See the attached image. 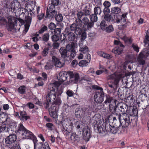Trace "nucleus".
I'll use <instances>...</instances> for the list:
<instances>
[{
	"label": "nucleus",
	"instance_id": "obj_1",
	"mask_svg": "<svg viewBox=\"0 0 149 149\" xmlns=\"http://www.w3.org/2000/svg\"><path fill=\"white\" fill-rule=\"evenodd\" d=\"M60 85V84L57 82H55L54 83L49 85L48 89L50 92H49L47 94L46 102L44 103V106L46 109L49 107L50 103L55 100L56 96L57 97L60 96L63 92L61 88H58Z\"/></svg>",
	"mask_w": 149,
	"mask_h": 149
},
{
	"label": "nucleus",
	"instance_id": "obj_2",
	"mask_svg": "<svg viewBox=\"0 0 149 149\" xmlns=\"http://www.w3.org/2000/svg\"><path fill=\"white\" fill-rule=\"evenodd\" d=\"M21 8L20 3L17 0H14L11 4L8 1L2 3L0 4L1 13L2 15L6 12L8 13L10 11L16 13Z\"/></svg>",
	"mask_w": 149,
	"mask_h": 149
},
{
	"label": "nucleus",
	"instance_id": "obj_3",
	"mask_svg": "<svg viewBox=\"0 0 149 149\" xmlns=\"http://www.w3.org/2000/svg\"><path fill=\"white\" fill-rule=\"evenodd\" d=\"M121 75L116 73L109 75L107 77L108 81L107 85L111 89L108 93H115L119 86L120 81L121 78Z\"/></svg>",
	"mask_w": 149,
	"mask_h": 149
},
{
	"label": "nucleus",
	"instance_id": "obj_4",
	"mask_svg": "<svg viewBox=\"0 0 149 149\" xmlns=\"http://www.w3.org/2000/svg\"><path fill=\"white\" fill-rule=\"evenodd\" d=\"M68 75L70 76V83H77L79 81V74L76 72L73 73L72 72H62L59 74L57 78L59 82L57 81L60 85L65 81L68 77Z\"/></svg>",
	"mask_w": 149,
	"mask_h": 149
},
{
	"label": "nucleus",
	"instance_id": "obj_5",
	"mask_svg": "<svg viewBox=\"0 0 149 149\" xmlns=\"http://www.w3.org/2000/svg\"><path fill=\"white\" fill-rule=\"evenodd\" d=\"M17 139L15 134H10L5 139V143L10 149H20L19 143L16 141Z\"/></svg>",
	"mask_w": 149,
	"mask_h": 149
},
{
	"label": "nucleus",
	"instance_id": "obj_6",
	"mask_svg": "<svg viewBox=\"0 0 149 149\" xmlns=\"http://www.w3.org/2000/svg\"><path fill=\"white\" fill-rule=\"evenodd\" d=\"M121 121L122 123L123 127H126L129 125L132 126H135L136 125L137 118L136 116H123Z\"/></svg>",
	"mask_w": 149,
	"mask_h": 149
},
{
	"label": "nucleus",
	"instance_id": "obj_7",
	"mask_svg": "<svg viewBox=\"0 0 149 149\" xmlns=\"http://www.w3.org/2000/svg\"><path fill=\"white\" fill-rule=\"evenodd\" d=\"M8 30L12 31L15 29L16 30H19L20 27L19 24H17V19L14 17H8Z\"/></svg>",
	"mask_w": 149,
	"mask_h": 149
},
{
	"label": "nucleus",
	"instance_id": "obj_8",
	"mask_svg": "<svg viewBox=\"0 0 149 149\" xmlns=\"http://www.w3.org/2000/svg\"><path fill=\"white\" fill-rule=\"evenodd\" d=\"M149 55L147 50H146L140 52L137 57L136 60L137 63L139 65H143L145 63V58Z\"/></svg>",
	"mask_w": 149,
	"mask_h": 149
},
{
	"label": "nucleus",
	"instance_id": "obj_9",
	"mask_svg": "<svg viewBox=\"0 0 149 149\" xmlns=\"http://www.w3.org/2000/svg\"><path fill=\"white\" fill-rule=\"evenodd\" d=\"M100 118V114L97 113L95 114L92 119V123L94 125V129L97 130L98 131V128H100V125H102L101 123L103 122L101 120Z\"/></svg>",
	"mask_w": 149,
	"mask_h": 149
},
{
	"label": "nucleus",
	"instance_id": "obj_10",
	"mask_svg": "<svg viewBox=\"0 0 149 149\" xmlns=\"http://www.w3.org/2000/svg\"><path fill=\"white\" fill-rule=\"evenodd\" d=\"M22 136L24 139L32 140L34 144V148H35V144L37 141L36 137L31 132L26 129L24 132L22 133Z\"/></svg>",
	"mask_w": 149,
	"mask_h": 149
},
{
	"label": "nucleus",
	"instance_id": "obj_11",
	"mask_svg": "<svg viewBox=\"0 0 149 149\" xmlns=\"http://www.w3.org/2000/svg\"><path fill=\"white\" fill-rule=\"evenodd\" d=\"M104 93L103 91L102 88H100V92H97L94 96V101L98 103H101L104 100Z\"/></svg>",
	"mask_w": 149,
	"mask_h": 149
},
{
	"label": "nucleus",
	"instance_id": "obj_12",
	"mask_svg": "<svg viewBox=\"0 0 149 149\" xmlns=\"http://www.w3.org/2000/svg\"><path fill=\"white\" fill-rule=\"evenodd\" d=\"M127 14V13H124L121 15L119 16H116V15L115 22L117 23H120L121 24V25L123 28L125 27L126 26V18Z\"/></svg>",
	"mask_w": 149,
	"mask_h": 149
},
{
	"label": "nucleus",
	"instance_id": "obj_13",
	"mask_svg": "<svg viewBox=\"0 0 149 149\" xmlns=\"http://www.w3.org/2000/svg\"><path fill=\"white\" fill-rule=\"evenodd\" d=\"M112 126L109 123H106L103 122L102 125H100V127L98 128V132L100 133L110 132Z\"/></svg>",
	"mask_w": 149,
	"mask_h": 149
},
{
	"label": "nucleus",
	"instance_id": "obj_14",
	"mask_svg": "<svg viewBox=\"0 0 149 149\" xmlns=\"http://www.w3.org/2000/svg\"><path fill=\"white\" fill-rule=\"evenodd\" d=\"M81 21L82 24H83L82 27L85 31L91 29L94 25V23L90 22L88 19L86 17L83 18Z\"/></svg>",
	"mask_w": 149,
	"mask_h": 149
},
{
	"label": "nucleus",
	"instance_id": "obj_15",
	"mask_svg": "<svg viewBox=\"0 0 149 149\" xmlns=\"http://www.w3.org/2000/svg\"><path fill=\"white\" fill-rule=\"evenodd\" d=\"M119 110L122 113L119 114V118L121 120L122 119V118L123 117V116H128L129 115L127 114L126 113L127 111L128 107L127 105L124 103H119Z\"/></svg>",
	"mask_w": 149,
	"mask_h": 149
},
{
	"label": "nucleus",
	"instance_id": "obj_16",
	"mask_svg": "<svg viewBox=\"0 0 149 149\" xmlns=\"http://www.w3.org/2000/svg\"><path fill=\"white\" fill-rule=\"evenodd\" d=\"M83 135L84 139L86 141H89L90 137V130L88 126H86L83 128Z\"/></svg>",
	"mask_w": 149,
	"mask_h": 149
},
{
	"label": "nucleus",
	"instance_id": "obj_17",
	"mask_svg": "<svg viewBox=\"0 0 149 149\" xmlns=\"http://www.w3.org/2000/svg\"><path fill=\"white\" fill-rule=\"evenodd\" d=\"M52 61L53 64L57 67L61 68L64 65V63L61 62L60 59L54 56H53L52 57Z\"/></svg>",
	"mask_w": 149,
	"mask_h": 149
},
{
	"label": "nucleus",
	"instance_id": "obj_18",
	"mask_svg": "<svg viewBox=\"0 0 149 149\" xmlns=\"http://www.w3.org/2000/svg\"><path fill=\"white\" fill-rule=\"evenodd\" d=\"M115 115L117 116V118L119 120H118L116 119V117H113V125L115 126L116 127H118L120 126V125H122L123 127V124L122 121L119 118V114L118 113H116Z\"/></svg>",
	"mask_w": 149,
	"mask_h": 149
},
{
	"label": "nucleus",
	"instance_id": "obj_19",
	"mask_svg": "<svg viewBox=\"0 0 149 149\" xmlns=\"http://www.w3.org/2000/svg\"><path fill=\"white\" fill-rule=\"evenodd\" d=\"M70 29L71 31H74L77 35H80L81 33V28L77 27L75 23H73L70 25Z\"/></svg>",
	"mask_w": 149,
	"mask_h": 149
},
{
	"label": "nucleus",
	"instance_id": "obj_20",
	"mask_svg": "<svg viewBox=\"0 0 149 149\" xmlns=\"http://www.w3.org/2000/svg\"><path fill=\"white\" fill-rule=\"evenodd\" d=\"M49 110L50 116L53 118H56L57 117L56 107L54 106H52Z\"/></svg>",
	"mask_w": 149,
	"mask_h": 149
},
{
	"label": "nucleus",
	"instance_id": "obj_21",
	"mask_svg": "<svg viewBox=\"0 0 149 149\" xmlns=\"http://www.w3.org/2000/svg\"><path fill=\"white\" fill-rule=\"evenodd\" d=\"M19 118L21 121L24 122V120H26L30 118V117L27 115L26 112L25 111H20Z\"/></svg>",
	"mask_w": 149,
	"mask_h": 149
},
{
	"label": "nucleus",
	"instance_id": "obj_22",
	"mask_svg": "<svg viewBox=\"0 0 149 149\" xmlns=\"http://www.w3.org/2000/svg\"><path fill=\"white\" fill-rule=\"evenodd\" d=\"M92 110V107L90 106H86L82 107V111H83L84 116L90 115Z\"/></svg>",
	"mask_w": 149,
	"mask_h": 149
},
{
	"label": "nucleus",
	"instance_id": "obj_23",
	"mask_svg": "<svg viewBox=\"0 0 149 149\" xmlns=\"http://www.w3.org/2000/svg\"><path fill=\"white\" fill-rule=\"evenodd\" d=\"M0 123V131L1 132H9L11 129L8 125H6L3 123Z\"/></svg>",
	"mask_w": 149,
	"mask_h": 149
},
{
	"label": "nucleus",
	"instance_id": "obj_24",
	"mask_svg": "<svg viewBox=\"0 0 149 149\" xmlns=\"http://www.w3.org/2000/svg\"><path fill=\"white\" fill-rule=\"evenodd\" d=\"M116 100L114 99L111 97L109 95H107L106 96V100L104 102V103L106 104L107 103L114 104L116 103Z\"/></svg>",
	"mask_w": 149,
	"mask_h": 149
},
{
	"label": "nucleus",
	"instance_id": "obj_25",
	"mask_svg": "<svg viewBox=\"0 0 149 149\" xmlns=\"http://www.w3.org/2000/svg\"><path fill=\"white\" fill-rule=\"evenodd\" d=\"M57 15L56 11H50L46 12V14L45 18H48L49 19H52L55 17Z\"/></svg>",
	"mask_w": 149,
	"mask_h": 149
},
{
	"label": "nucleus",
	"instance_id": "obj_26",
	"mask_svg": "<svg viewBox=\"0 0 149 149\" xmlns=\"http://www.w3.org/2000/svg\"><path fill=\"white\" fill-rule=\"evenodd\" d=\"M97 53L99 56L107 59L111 58L112 57V56L109 54L102 51H98L97 52Z\"/></svg>",
	"mask_w": 149,
	"mask_h": 149
},
{
	"label": "nucleus",
	"instance_id": "obj_27",
	"mask_svg": "<svg viewBox=\"0 0 149 149\" xmlns=\"http://www.w3.org/2000/svg\"><path fill=\"white\" fill-rule=\"evenodd\" d=\"M77 42L76 40H74V43L72 44H69L66 46L65 48L68 51L70 52L74 49V48L77 45Z\"/></svg>",
	"mask_w": 149,
	"mask_h": 149
},
{
	"label": "nucleus",
	"instance_id": "obj_28",
	"mask_svg": "<svg viewBox=\"0 0 149 149\" xmlns=\"http://www.w3.org/2000/svg\"><path fill=\"white\" fill-rule=\"evenodd\" d=\"M116 15L113 14H107L104 15V19L108 22H109L111 20L115 22Z\"/></svg>",
	"mask_w": 149,
	"mask_h": 149
},
{
	"label": "nucleus",
	"instance_id": "obj_29",
	"mask_svg": "<svg viewBox=\"0 0 149 149\" xmlns=\"http://www.w3.org/2000/svg\"><path fill=\"white\" fill-rule=\"evenodd\" d=\"M59 51L62 57L65 58L68 56L67 52L65 48L61 47L59 49Z\"/></svg>",
	"mask_w": 149,
	"mask_h": 149
},
{
	"label": "nucleus",
	"instance_id": "obj_30",
	"mask_svg": "<svg viewBox=\"0 0 149 149\" xmlns=\"http://www.w3.org/2000/svg\"><path fill=\"white\" fill-rule=\"evenodd\" d=\"M111 14H114V15L119 16V14L121 12V9L120 8L118 7H113L111 9Z\"/></svg>",
	"mask_w": 149,
	"mask_h": 149
},
{
	"label": "nucleus",
	"instance_id": "obj_31",
	"mask_svg": "<svg viewBox=\"0 0 149 149\" xmlns=\"http://www.w3.org/2000/svg\"><path fill=\"white\" fill-rule=\"evenodd\" d=\"M65 32L67 33L68 40L69 41H73L75 38V35L74 33L71 31H67V29H65Z\"/></svg>",
	"mask_w": 149,
	"mask_h": 149
},
{
	"label": "nucleus",
	"instance_id": "obj_32",
	"mask_svg": "<svg viewBox=\"0 0 149 149\" xmlns=\"http://www.w3.org/2000/svg\"><path fill=\"white\" fill-rule=\"evenodd\" d=\"M7 115L6 113L1 112H0V122L3 123L6 121Z\"/></svg>",
	"mask_w": 149,
	"mask_h": 149
},
{
	"label": "nucleus",
	"instance_id": "obj_33",
	"mask_svg": "<svg viewBox=\"0 0 149 149\" xmlns=\"http://www.w3.org/2000/svg\"><path fill=\"white\" fill-rule=\"evenodd\" d=\"M109 111L111 113L114 114L116 112V103L113 104H109Z\"/></svg>",
	"mask_w": 149,
	"mask_h": 149
},
{
	"label": "nucleus",
	"instance_id": "obj_34",
	"mask_svg": "<svg viewBox=\"0 0 149 149\" xmlns=\"http://www.w3.org/2000/svg\"><path fill=\"white\" fill-rule=\"evenodd\" d=\"M123 47H116L112 49V52L116 54H120L123 50Z\"/></svg>",
	"mask_w": 149,
	"mask_h": 149
},
{
	"label": "nucleus",
	"instance_id": "obj_35",
	"mask_svg": "<svg viewBox=\"0 0 149 149\" xmlns=\"http://www.w3.org/2000/svg\"><path fill=\"white\" fill-rule=\"evenodd\" d=\"M26 129L23 125L22 124L20 123L19 124L17 128V130H15V132L19 133H22L24 132Z\"/></svg>",
	"mask_w": 149,
	"mask_h": 149
},
{
	"label": "nucleus",
	"instance_id": "obj_36",
	"mask_svg": "<svg viewBox=\"0 0 149 149\" xmlns=\"http://www.w3.org/2000/svg\"><path fill=\"white\" fill-rule=\"evenodd\" d=\"M83 111H82V108L81 109L79 108H76L75 112L76 116H79V117H82L84 116Z\"/></svg>",
	"mask_w": 149,
	"mask_h": 149
},
{
	"label": "nucleus",
	"instance_id": "obj_37",
	"mask_svg": "<svg viewBox=\"0 0 149 149\" xmlns=\"http://www.w3.org/2000/svg\"><path fill=\"white\" fill-rule=\"evenodd\" d=\"M70 139L72 142H74L76 141H79V138L78 135L73 133L71 134L70 136Z\"/></svg>",
	"mask_w": 149,
	"mask_h": 149
},
{
	"label": "nucleus",
	"instance_id": "obj_38",
	"mask_svg": "<svg viewBox=\"0 0 149 149\" xmlns=\"http://www.w3.org/2000/svg\"><path fill=\"white\" fill-rule=\"evenodd\" d=\"M32 20V17L29 15L28 14V16L25 17V22L26 23L25 25H26L28 27H29L31 23Z\"/></svg>",
	"mask_w": 149,
	"mask_h": 149
},
{
	"label": "nucleus",
	"instance_id": "obj_39",
	"mask_svg": "<svg viewBox=\"0 0 149 149\" xmlns=\"http://www.w3.org/2000/svg\"><path fill=\"white\" fill-rule=\"evenodd\" d=\"M90 19L91 21V22H96L97 20V17L96 15L93 14L91 15L90 16Z\"/></svg>",
	"mask_w": 149,
	"mask_h": 149
},
{
	"label": "nucleus",
	"instance_id": "obj_40",
	"mask_svg": "<svg viewBox=\"0 0 149 149\" xmlns=\"http://www.w3.org/2000/svg\"><path fill=\"white\" fill-rule=\"evenodd\" d=\"M49 5H54V6H57L61 3L59 0H49Z\"/></svg>",
	"mask_w": 149,
	"mask_h": 149
},
{
	"label": "nucleus",
	"instance_id": "obj_41",
	"mask_svg": "<svg viewBox=\"0 0 149 149\" xmlns=\"http://www.w3.org/2000/svg\"><path fill=\"white\" fill-rule=\"evenodd\" d=\"M79 51L85 54L89 52V49L87 46H84L80 48Z\"/></svg>",
	"mask_w": 149,
	"mask_h": 149
},
{
	"label": "nucleus",
	"instance_id": "obj_42",
	"mask_svg": "<svg viewBox=\"0 0 149 149\" xmlns=\"http://www.w3.org/2000/svg\"><path fill=\"white\" fill-rule=\"evenodd\" d=\"M49 38V33H45L42 36V40L43 41L45 42H47Z\"/></svg>",
	"mask_w": 149,
	"mask_h": 149
},
{
	"label": "nucleus",
	"instance_id": "obj_43",
	"mask_svg": "<svg viewBox=\"0 0 149 149\" xmlns=\"http://www.w3.org/2000/svg\"><path fill=\"white\" fill-rule=\"evenodd\" d=\"M48 30V28L47 26L43 25L42 26L40 29L38 31L39 34H41L43 33L45 31H47Z\"/></svg>",
	"mask_w": 149,
	"mask_h": 149
},
{
	"label": "nucleus",
	"instance_id": "obj_44",
	"mask_svg": "<svg viewBox=\"0 0 149 149\" xmlns=\"http://www.w3.org/2000/svg\"><path fill=\"white\" fill-rule=\"evenodd\" d=\"M94 14L96 15H100L102 12L101 9L99 7H95L94 9Z\"/></svg>",
	"mask_w": 149,
	"mask_h": 149
},
{
	"label": "nucleus",
	"instance_id": "obj_45",
	"mask_svg": "<svg viewBox=\"0 0 149 149\" xmlns=\"http://www.w3.org/2000/svg\"><path fill=\"white\" fill-rule=\"evenodd\" d=\"M89 62L87 61L86 60H82L79 63V65L80 67H84L87 65Z\"/></svg>",
	"mask_w": 149,
	"mask_h": 149
},
{
	"label": "nucleus",
	"instance_id": "obj_46",
	"mask_svg": "<svg viewBox=\"0 0 149 149\" xmlns=\"http://www.w3.org/2000/svg\"><path fill=\"white\" fill-rule=\"evenodd\" d=\"M26 11V10L24 8H22L21 7V8L18 10L17 12L18 15H24L25 14V13Z\"/></svg>",
	"mask_w": 149,
	"mask_h": 149
},
{
	"label": "nucleus",
	"instance_id": "obj_47",
	"mask_svg": "<svg viewBox=\"0 0 149 149\" xmlns=\"http://www.w3.org/2000/svg\"><path fill=\"white\" fill-rule=\"evenodd\" d=\"M49 49L48 47H45L42 52V55L44 57L46 56L48 54Z\"/></svg>",
	"mask_w": 149,
	"mask_h": 149
},
{
	"label": "nucleus",
	"instance_id": "obj_48",
	"mask_svg": "<svg viewBox=\"0 0 149 149\" xmlns=\"http://www.w3.org/2000/svg\"><path fill=\"white\" fill-rule=\"evenodd\" d=\"M56 98V99L55 100L52 106H54V105L59 106L61 104V101L60 97H58Z\"/></svg>",
	"mask_w": 149,
	"mask_h": 149
},
{
	"label": "nucleus",
	"instance_id": "obj_49",
	"mask_svg": "<svg viewBox=\"0 0 149 149\" xmlns=\"http://www.w3.org/2000/svg\"><path fill=\"white\" fill-rule=\"evenodd\" d=\"M130 109L132 111L130 113V115L129 116H136L138 114L137 110L136 108L134 109L133 107H131Z\"/></svg>",
	"mask_w": 149,
	"mask_h": 149
},
{
	"label": "nucleus",
	"instance_id": "obj_50",
	"mask_svg": "<svg viewBox=\"0 0 149 149\" xmlns=\"http://www.w3.org/2000/svg\"><path fill=\"white\" fill-rule=\"evenodd\" d=\"M110 132L113 134H116L118 131L119 127H116L115 126L112 125L111 127Z\"/></svg>",
	"mask_w": 149,
	"mask_h": 149
},
{
	"label": "nucleus",
	"instance_id": "obj_51",
	"mask_svg": "<svg viewBox=\"0 0 149 149\" xmlns=\"http://www.w3.org/2000/svg\"><path fill=\"white\" fill-rule=\"evenodd\" d=\"M107 24L104 20H102L101 21L100 24V26L101 29L102 30H104L106 28Z\"/></svg>",
	"mask_w": 149,
	"mask_h": 149
},
{
	"label": "nucleus",
	"instance_id": "obj_52",
	"mask_svg": "<svg viewBox=\"0 0 149 149\" xmlns=\"http://www.w3.org/2000/svg\"><path fill=\"white\" fill-rule=\"evenodd\" d=\"M106 32L109 33L112 32L113 30V28L112 25H110L106 27L105 29Z\"/></svg>",
	"mask_w": 149,
	"mask_h": 149
},
{
	"label": "nucleus",
	"instance_id": "obj_53",
	"mask_svg": "<svg viewBox=\"0 0 149 149\" xmlns=\"http://www.w3.org/2000/svg\"><path fill=\"white\" fill-rule=\"evenodd\" d=\"M25 87L24 86H20L18 88V92L22 94H24L25 93Z\"/></svg>",
	"mask_w": 149,
	"mask_h": 149
},
{
	"label": "nucleus",
	"instance_id": "obj_54",
	"mask_svg": "<svg viewBox=\"0 0 149 149\" xmlns=\"http://www.w3.org/2000/svg\"><path fill=\"white\" fill-rule=\"evenodd\" d=\"M49 29L51 30H54L56 27V25L54 23L51 22L48 24Z\"/></svg>",
	"mask_w": 149,
	"mask_h": 149
},
{
	"label": "nucleus",
	"instance_id": "obj_55",
	"mask_svg": "<svg viewBox=\"0 0 149 149\" xmlns=\"http://www.w3.org/2000/svg\"><path fill=\"white\" fill-rule=\"evenodd\" d=\"M53 67V64L50 62H47L45 67V69L46 70L51 69Z\"/></svg>",
	"mask_w": 149,
	"mask_h": 149
},
{
	"label": "nucleus",
	"instance_id": "obj_56",
	"mask_svg": "<svg viewBox=\"0 0 149 149\" xmlns=\"http://www.w3.org/2000/svg\"><path fill=\"white\" fill-rule=\"evenodd\" d=\"M75 24L77 27H81L83 26L81 20V19H76L75 20Z\"/></svg>",
	"mask_w": 149,
	"mask_h": 149
},
{
	"label": "nucleus",
	"instance_id": "obj_57",
	"mask_svg": "<svg viewBox=\"0 0 149 149\" xmlns=\"http://www.w3.org/2000/svg\"><path fill=\"white\" fill-rule=\"evenodd\" d=\"M55 17L56 20L58 22H61L63 19L62 15L61 14L57 15Z\"/></svg>",
	"mask_w": 149,
	"mask_h": 149
},
{
	"label": "nucleus",
	"instance_id": "obj_58",
	"mask_svg": "<svg viewBox=\"0 0 149 149\" xmlns=\"http://www.w3.org/2000/svg\"><path fill=\"white\" fill-rule=\"evenodd\" d=\"M51 39L53 42H57L59 40V37L56 34L52 35L51 36Z\"/></svg>",
	"mask_w": 149,
	"mask_h": 149
},
{
	"label": "nucleus",
	"instance_id": "obj_59",
	"mask_svg": "<svg viewBox=\"0 0 149 149\" xmlns=\"http://www.w3.org/2000/svg\"><path fill=\"white\" fill-rule=\"evenodd\" d=\"M55 6L54 5H50L49 6H48L47 8V11H56Z\"/></svg>",
	"mask_w": 149,
	"mask_h": 149
},
{
	"label": "nucleus",
	"instance_id": "obj_60",
	"mask_svg": "<svg viewBox=\"0 0 149 149\" xmlns=\"http://www.w3.org/2000/svg\"><path fill=\"white\" fill-rule=\"evenodd\" d=\"M87 7L86 6L84 9L83 10V12L84 15L85 16L89 15H90V10L87 9Z\"/></svg>",
	"mask_w": 149,
	"mask_h": 149
},
{
	"label": "nucleus",
	"instance_id": "obj_61",
	"mask_svg": "<svg viewBox=\"0 0 149 149\" xmlns=\"http://www.w3.org/2000/svg\"><path fill=\"white\" fill-rule=\"evenodd\" d=\"M75 14V11L73 10H70L68 11V15L71 17H74Z\"/></svg>",
	"mask_w": 149,
	"mask_h": 149
},
{
	"label": "nucleus",
	"instance_id": "obj_62",
	"mask_svg": "<svg viewBox=\"0 0 149 149\" xmlns=\"http://www.w3.org/2000/svg\"><path fill=\"white\" fill-rule=\"evenodd\" d=\"M66 93L67 95L69 97H72L74 94L73 92L70 90H67L66 92Z\"/></svg>",
	"mask_w": 149,
	"mask_h": 149
},
{
	"label": "nucleus",
	"instance_id": "obj_63",
	"mask_svg": "<svg viewBox=\"0 0 149 149\" xmlns=\"http://www.w3.org/2000/svg\"><path fill=\"white\" fill-rule=\"evenodd\" d=\"M55 34L56 35H59L61 33V29L60 28H55L54 30Z\"/></svg>",
	"mask_w": 149,
	"mask_h": 149
},
{
	"label": "nucleus",
	"instance_id": "obj_64",
	"mask_svg": "<svg viewBox=\"0 0 149 149\" xmlns=\"http://www.w3.org/2000/svg\"><path fill=\"white\" fill-rule=\"evenodd\" d=\"M46 126L48 128V130H52L54 128L53 125L51 123H48L46 124Z\"/></svg>",
	"mask_w": 149,
	"mask_h": 149
}]
</instances>
